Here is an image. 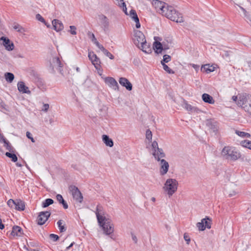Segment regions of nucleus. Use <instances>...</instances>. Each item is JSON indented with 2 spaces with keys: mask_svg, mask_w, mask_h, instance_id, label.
I'll list each match as a JSON object with an SVG mask.
<instances>
[{
  "mask_svg": "<svg viewBox=\"0 0 251 251\" xmlns=\"http://www.w3.org/2000/svg\"><path fill=\"white\" fill-rule=\"evenodd\" d=\"M96 214L99 224L104 233L106 235L112 234L114 232V225L112 221L105 216V213L101 207H97Z\"/></svg>",
  "mask_w": 251,
  "mask_h": 251,
  "instance_id": "nucleus-1",
  "label": "nucleus"
},
{
  "mask_svg": "<svg viewBox=\"0 0 251 251\" xmlns=\"http://www.w3.org/2000/svg\"><path fill=\"white\" fill-rule=\"evenodd\" d=\"M133 41L134 44L143 52L148 54L151 52V49L147 44L145 36L141 31L134 30Z\"/></svg>",
  "mask_w": 251,
  "mask_h": 251,
  "instance_id": "nucleus-2",
  "label": "nucleus"
},
{
  "mask_svg": "<svg viewBox=\"0 0 251 251\" xmlns=\"http://www.w3.org/2000/svg\"><path fill=\"white\" fill-rule=\"evenodd\" d=\"M232 100L251 116V95L244 93L233 96Z\"/></svg>",
  "mask_w": 251,
  "mask_h": 251,
  "instance_id": "nucleus-3",
  "label": "nucleus"
},
{
  "mask_svg": "<svg viewBox=\"0 0 251 251\" xmlns=\"http://www.w3.org/2000/svg\"><path fill=\"white\" fill-rule=\"evenodd\" d=\"M162 15L176 23H182L184 21L182 15L178 13L172 6L168 5L164 8Z\"/></svg>",
  "mask_w": 251,
  "mask_h": 251,
  "instance_id": "nucleus-4",
  "label": "nucleus"
},
{
  "mask_svg": "<svg viewBox=\"0 0 251 251\" xmlns=\"http://www.w3.org/2000/svg\"><path fill=\"white\" fill-rule=\"evenodd\" d=\"M178 186V181L176 179L168 178L164 182L162 189L169 197H171L176 192Z\"/></svg>",
  "mask_w": 251,
  "mask_h": 251,
  "instance_id": "nucleus-5",
  "label": "nucleus"
},
{
  "mask_svg": "<svg viewBox=\"0 0 251 251\" xmlns=\"http://www.w3.org/2000/svg\"><path fill=\"white\" fill-rule=\"evenodd\" d=\"M221 155L226 159L236 160L241 157L240 152L233 147H225L222 151Z\"/></svg>",
  "mask_w": 251,
  "mask_h": 251,
  "instance_id": "nucleus-6",
  "label": "nucleus"
},
{
  "mask_svg": "<svg viewBox=\"0 0 251 251\" xmlns=\"http://www.w3.org/2000/svg\"><path fill=\"white\" fill-rule=\"evenodd\" d=\"M69 189L74 200L76 202L81 203L83 201V196L78 189L75 186H71L69 187Z\"/></svg>",
  "mask_w": 251,
  "mask_h": 251,
  "instance_id": "nucleus-7",
  "label": "nucleus"
},
{
  "mask_svg": "<svg viewBox=\"0 0 251 251\" xmlns=\"http://www.w3.org/2000/svg\"><path fill=\"white\" fill-rule=\"evenodd\" d=\"M102 78L104 80L106 85L114 90H119V85L117 81L112 77L102 76Z\"/></svg>",
  "mask_w": 251,
  "mask_h": 251,
  "instance_id": "nucleus-8",
  "label": "nucleus"
},
{
  "mask_svg": "<svg viewBox=\"0 0 251 251\" xmlns=\"http://www.w3.org/2000/svg\"><path fill=\"white\" fill-rule=\"evenodd\" d=\"M211 220L210 218L206 217L202 219L201 222L197 224V227L200 231H203L206 228L210 229L211 228Z\"/></svg>",
  "mask_w": 251,
  "mask_h": 251,
  "instance_id": "nucleus-9",
  "label": "nucleus"
},
{
  "mask_svg": "<svg viewBox=\"0 0 251 251\" xmlns=\"http://www.w3.org/2000/svg\"><path fill=\"white\" fill-rule=\"evenodd\" d=\"M50 215V213L49 211L40 212L37 219L38 224L39 225H44L48 220Z\"/></svg>",
  "mask_w": 251,
  "mask_h": 251,
  "instance_id": "nucleus-10",
  "label": "nucleus"
},
{
  "mask_svg": "<svg viewBox=\"0 0 251 251\" xmlns=\"http://www.w3.org/2000/svg\"><path fill=\"white\" fill-rule=\"evenodd\" d=\"M0 41H2L1 44L6 50L11 51L14 50V45L8 38L2 36L0 38Z\"/></svg>",
  "mask_w": 251,
  "mask_h": 251,
  "instance_id": "nucleus-11",
  "label": "nucleus"
},
{
  "mask_svg": "<svg viewBox=\"0 0 251 251\" xmlns=\"http://www.w3.org/2000/svg\"><path fill=\"white\" fill-rule=\"evenodd\" d=\"M152 4L156 11L161 14L163 12L164 8H165L166 6L167 5L165 2L158 0H153L152 2Z\"/></svg>",
  "mask_w": 251,
  "mask_h": 251,
  "instance_id": "nucleus-12",
  "label": "nucleus"
},
{
  "mask_svg": "<svg viewBox=\"0 0 251 251\" xmlns=\"http://www.w3.org/2000/svg\"><path fill=\"white\" fill-rule=\"evenodd\" d=\"M89 59L91 63L94 66L95 68H97L100 65V58L93 51H89L88 53Z\"/></svg>",
  "mask_w": 251,
  "mask_h": 251,
  "instance_id": "nucleus-13",
  "label": "nucleus"
},
{
  "mask_svg": "<svg viewBox=\"0 0 251 251\" xmlns=\"http://www.w3.org/2000/svg\"><path fill=\"white\" fill-rule=\"evenodd\" d=\"M130 19L135 22V27L137 28H139L141 27V25L139 22V19L135 10L131 9L128 14V15Z\"/></svg>",
  "mask_w": 251,
  "mask_h": 251,
  "instance_id": "nucleus-14",
  "label": "nucleus"
},
{
  "mask_svg": "<svg viewBox=\"0 0 251 251\" xmlns=\"http://www.w3.org/2000/svg\"><path fill=\"white\" fill-rule=\"evenodd\" d=\"M159 161L160 166V174L161 176H164L168 172L169 165L168 163L164 159L159 160Z\"/></svg>",
  "mask_w": 251,
  "mask_h": 251,
  "instance_id": "nucleus-15",
  "label": "nucleus"
},
{
  "mask_svg": "<svg viewBox=\"0 0 251 251\" xmlns=\"http://www.w3.org/2000/svg\"><path fill=\"white\" fill-rule=\"evenodd\" d=\"M153 50L157 54L161 53L162 51L169 49L168 47L163 46L159 42L155 41L153 45Z\"/></svg>",
  "mask_w": 251,
  "mask_h": 251,
  "instance_id": "nucleus-16",
  "label": "nucleus"
},
{
  "mask_svg": "<svg viewBox=\"0 0 251 251\" xmlns=\"http://www.w3.org/2000/svg\"><path fill=\"white\" fill-rule=\"evenodd\" d=\"M119 83L125 87L127 90L131 91L132 89V85L129 81L125 77H120L119 80Z\"/></svg>",
  "mask_w": 251,
  "mask_h": 251,
  "instance_id": "nucleus-17",
  "label": "nucleus"
},
{
  "mask_svg": "<svg viewBox=\"0 0 251 251\" xmlns=\"http://www.w3.org/2000/svg\"><path fill=\"white\" fill-rule=\"evenodd\" d=\"M152 155H153L155 160L158 161L164 159L165 157V154L163 152L162 149H158L156 150L153 151H152Z\"/></svg>",
  "mask_w": 251,
  "mask_h": 251,
  "instance_id": "nucleus-18",
  "label": "nucleus"
},
{
  "mask_svg": "<svg viewBox=\"0 0 251 251\" xmlns=\"http://www.w3.org/2000/svg\"><path fill=\"white\" fill-rule=\"evenodd\" d=\"M52 25L53 29L57 32L62 30L64 28V25L62 23L58 20L54 19L52 21Z\"/></svg>",
  "mask_w": 251,
  "mask_h": 251,
  "instance_id": "nucleus-19",
  "label": "nucleus"
},
{
  "mask_svg": "<svg viewBox=\"0 0 251 251\" xmlns=\"http://www.w3.org/2000/svg\"><path fill=\"white\" fill-rule=\"evenodd\" d=\"M50 66L52 69L60 70L62 67L61 63L58 57H53L50 60Z\"/></svg>",
  "mask_w": 251,
  "mask_h": 251,
  "instance_id": "nucleus-20",
  "label": "nucleus"
},
{
  "mask_svg": "<svg viewBox=\"0 0 251 251\" xmlns=\"http://www.w3.org/2000/svg\"><path fill=\"white\" fill-rule=\"evenodd\" d=\"M17 86L18 89L20 92H22L23 93H30V91L29 90L28 88L25 86L24 82L22 81L19 82L17 84Z\"/></svg>",
  "mask_w": 251,
  "mask_h": 251,
  "instance_id": "nucleus-21",
  "label": "nucleus"
},
{
  "mask_svg": "<svg viewBox=\"0 0 251 251\" xmlns=\"http://www.w3.org/2000/svg\"><path fill=\"white\" fill-rule=\"evenodd\" d=\"M11 234L13 237L21 236L23 234L22 228L18 226H13Z\"/></svg>",
  "mask_w": 251,
  "mask_h": 251,
  "instance_id": "nucleus-22",
  "label": "nucleus"
},
{
  "mask_svg": "<svg viewBox=\"0 0 251 251\" xmlns=\"http://www.w3.org/2000/svg\"><path fill=\"white\" fill-rule=\"evenodd\" d=\"M102 140L106 146L109 147H112L113 146V142L112 140L108 136L106 135H103L102 136Z\"/></svg>",
  "mask_w": 251,
  "mask_h": 251,
  "instance_id": "nucleus-23",
  "label": "nucleus"
},
{
  "mask_svg": "<svg viewBox=\"0 0 251 251\" xmlns=\"http://www.w3.org/2000/svg\"><path fill=\"white\" fill-rule=\"evenodd\" d=\"M202 99L205 102L210 104H214L215 102V100L212 97L206 93L202 95Z\"/></svg>",
  "mask_w": 251,
  "mask_h": 251,
  "instance_id": "nucleus-24",
  "label": "nucleus"
},
{
  "mask_svg": "<svg viewBox=\"0 0 251 251\" xmlns=\"http://www.w3.org/2000/svg\"><path fill=\"white\" fill-rule=\"evenodd\" d=\"M215 68L214 66H210L209 64H205L201 67V70L207 74H209L213 72L215 70Z\"/></svg>",
  "mask_w": 251,
  "mask_h": 251,
  "instance_id": "nucleus-25",
  "label": "nucleus"
},
{
  "mask_svg": "<svg viewBox=\"0 0 251 251\" xmlns=\"http://www.w3.org/2000/svg\"><path fill=\"white\" fill-rule=\"evenodd\" d=\"M17 210L23 211L25 209V204L24 201L20 200H17Z\"/></svg>",
  "mask_w": 251,
  "mask_h": 251,
  "instance_id": "nucleus-26",
  "label": "nucleus"
},
{
  "mask_svg": "<svg viewBox=\"0 0 251 251\" xmlns=\"http://www.w3.org/2000/svg\"><path fill=\"white\" fill-rule=\"evenodd\" d=\"M7 204L10 208L17 210V200L10 199L8 201Z\"/></svg>",
  "mask_w": 251,
  "mask_h": 251,
  "instance_id": "nucleus-27",
  "label": "nucleus"
},
{
  "mask_svg": "<svg viewBox=\"0 0 251 251\" xmlns=\"http://www.w3.org/2000/svg\"><path fill=\"white\" fill-rule=\"evenodd\" d=\"M206 125L213 129V131L217 130V124L216 122H213L211 120H208Z\"/></svg>",
  "mask_w": 251,
  "mask_h": 251,
  "instance_id": "nucleus-28",
  "label": "nucleus"
},
{
  "mask_svg": "<svg viewBox=\"0 0 251 251\" xmlns=\"http://www.w3.org/2000/svg\"><path fill=\"white\" fill-rule=\"evenodd\" d=\"M58 226L59 227V229L60 230V231L62 232L65 231H66V228L65 227V222L62 220H59L57 222V223Z\"/></svg>",
  "mask_w": 251,
  "mask_h": 251,
  "instance_id": "nucleus-29",
  "label": "nucleus"
},
{
  "mask_svg": "<svg viewBox=\"0 0 251 251\" xmlns=\"http://www.w3.org/2000/svg\"><path fill=\"white\" fill-rule=\"evenodd\" d=\"M5 79L7 81L11 83L14 78V75L13 74L10 73H6L4 75Z\"/></svg>",
  "mask_w": 251,
  "mask_h": 251,
  "instance_id": "nucleus-30",
  "label": "nucleus"
},
{
  "mask_svg": "<svg viewBox=\"0 0 251 251\" xmlns=\"http://www.w3.org/2000/svg\"><path fill=\"white\" fill-rule=\"evenodd\" d=\"M53 203V200L51 199H47L42 202V205L44 208L47 207Z\"/></svg>",
  "mask_w": 251,
  "mask_h": 251,
  "instance_id": "nucleus-31",
  "label": "nucleus"
},
{
  "mask_svg": "<svg viewBox=\"0 0 251 251\" xmlns=\"http://www.w3.org/2000/svg\"><path fill=\"white\" fill-rule=\"evenodd\" d=\"M235 133L238 136L243 138H249L251 136V135L249 133L243 131L236 130Z\"/></svg>",
  "mask_w": 251,
  "mask_h": 251,
  "instance_id": "nucleus-32",
  "label": "nucleus"
},
{
  "mask_svg": "<svg viewBox=\"0 0 251 251\" xmlns=\"http://www.w3.org/2000/svg\"><path fill=\"white\" fill-rule=\"evenodd\" d=\"M241 145L245 148L251 150V141L249 140H244L241 142Z\"/></svg>",
  "mask_w": 251,
  "mask_h": 251,
  "instance_id": "nucleus-33",
  "label": "nucleus"
},
{
  "mask_svg": "<svg viewBox=\"0 0 251 251\" xmlns=\"http://www.w3.org/2000/svg\"><path fill=\"white\" fill-rule=\"evenodd\" d=\"M13 28L16 30L18 32L23 33L25 32V29L22 26L18 24H15L13 25Z\"/></svg>",
  "mask_w": 251,
  "mask_h": 251,
  "instance_id": "nucleus-34",
  "label": "nucleus"
},
{
  "mask_svg": "<svg viewBox=\"0 0 251 251\" xmlns=\"http://www.w3.org/2000/svg\"><path fill=\"white\" fill-rule=\"evenodd\" d=\"M184 108H185L188 111H195L196 109V108L192 107L190 104L187 102L184 103Z\"/></svg>",
  "mask_w": 251,
  "mask_h": 251,
  "instance_id": "nucleus-35",
  "label": "nucleus"
},
{
  "mask_svg": "<svg viewBox=\"0 0 251 251\" xmlns=\"http://www.w3.org/2000/svg\"><path fill=\"white\" fill-rule=\"evenodd\" d=\"M5 155L11 159V160L15 162L17 161V157L15 154L11 153L10 152H7L5 153Z\"/></svg>",
  "mask_w": 251,
  "mask_h": 251,
  "instance_id": "nucleus-36",
  "label": "nucleus"
},
{
  "mask_svg": "<svg viewBox=\"0 0 251 251\" xmlns=\"http://www.w3.org/2000/svg\"><path fill=\"white\" fill-rule=\"evenodd\" d=\"M171 60V57L169 55L165 54L163 56V59H162V60H161V64L162 63L165 64V63H168L169 61H170Z\"/></svg>",
  "mask_w": 251,
  "mask_h": 251,
  "instance_id": "nucleus-37",
  "label": "nucleus"
},
{
  "mask_svg": "<svg viewBox=\"0 0 251 251\" xmlns=\"http://www.w3.org/2000/svg\"><path fill=\"white\" fill-rule=\"evenodd\" d=\"M163 66V69L167 72L168 74H174V72L170 69L167 65H166L165 63L162 64Z\"/></svg>",
  "mask_w": 251,
  "mask_h": 251,
  "instance_id": "nucleus-38",
  "label": "nucleus"
},
{
  "mask_svg": "<svg viewBox=\"0 0 251 251\" xmlns=\"http://www.w3.org/2000/svg\"><path fill=\"white\" fill-rule=\"evenodd\" d=\"M99 19L104 23L108 24L109 21L108 18L104 15H101L99 16Z\"/></svg>",
  "mask_w": 251,
  "mask_h": 251,
  "instance_id": "nucleus-39",
  "label": "nucleus"
},
{
  "mask_svg": "<svg viewBox=\"0 0 251 251\" xmlns=\"http://www.w3.org/2000/svg\"><path fill=\"white\" fill-rule=\"evenodd\" d=\"M146 139L148 140L149 141H151L152 139V133L150 130L148 129L146 131Z\"/></svg>",
  "mask_w": 251,
  "mask_h": 251,
  "instance_id": "nucleus-40",
  "label": "nucleus"
},
{
  "mask_svg": "<svg viewBox=\"0 0 251 251\" xmlns=\"http://www.w3.org/2000/svg\"><path fill=\"white\" fill-rule=\"evenodd\" d=\"M152 146V151L154 150L160 149L158 148V144L155 141H153L151 144Z\"/></svg>",
  "mask_w": 251,
  "mask_h": 251,
  "instance_id": "nucleus-41",
  "label": "nucleus"
},
{
  "mask_svg": "<svg viewBox=\"0 0 251 251\" xmlns=\"http://www.w3.org/2000/svg\"><path fill=\"white\" fill-rule=\"evenodd\" d=\"M4 146L5 147V148H6V149L7 150H8L10 151L12 150V147L11 146L10 144L8 141L6 142L4 144Z\"/></svg>",
  "mask_w": 251,
  "mask_h": 251,
  "instance_id": "nucleus-42",
  "label": "nucleus"
},
{
  "mask_svg": "<svg viewBox=\"0 0 251 251\" xmlns=\"http://www.w3.org/2000/svg\"><path fill=\"white\" fill-rule=\"evenodd\" d=\"M70 32L72 35H75L76 34V28L74 25L70 26Z\"/></svg>",
  "mask_w": 251,
  "mask_h": 251,
  "instance_id": "nucleus-43",
  "label": "nucleus"
},
{
  "mask_svg": "<svg viewBox=\"0 0 251 251\" xmlns=\"http://www.w3.org/2000/svg\"><path fill=\"white\" fill-rule=\"evenodd\" d=\"M238 7H239V8L244 13V15L245 17H246L249 20H250V21H251V18H250V17L247 15V11H246V10L243 8V7H242L241 6L238 5Z\"/></svg>",
  "mask_w": 251,
  "mask_h": 251,
  "instance_id": "nucleus-44",
  "label": "nucleus"
},
{
  "mask_svg": "<svg viewBox=\"0 0 251 251\" xmlns=\"http://www.w3.org/2000/svg\"><path fill=\"white\" fill-rule=\"evenodd\" d=\"M96 46L98 47V48L100 50L103 52L104 51V50H106V49L103 47V46L101 45H100L97 41H96L95 42Z\"/></svg>",
  "mask_w": 251,
  "mask_h": 251,
  "instance_id": "nucleus-45",
  "label": "nucleus"
},
{
  "mask_svg": "<svg viewBox=\"0 0 251 251\" xmlns=\"http://www.w3.org/2000/svg\"><path fill=\"white\" fill-rule=\"evenodd\" d=\"M103 53L111 59H113L114 58V56L110 52H109L107 50H104V51L103 52Z\"/></svg>",
  "mask_w": 251,
  "mask_h": 251,
  "instance_id": "nucleus-46",
  "label": "nucleus"
},
{
  "mask_svg": "<svg viewBox=\"0 0 251 251\" xmlns=\"http://www.w3.org/2000/svg\"><path fill=\"white\" fill-rule=\"evenodd\" d=\"M36 18L37 20L40 21L41 22L45 23V21L44 19L42 17V16L40 14H37L36 15Z\"/></svg>",
  "mask_w": 251,
  "mask_h": 251,
  "instance_id": "nucleus-47",
  "label": "nucleus"
},
{
  "mask_svg": "<svg viewBox=\"0 0 251 251\" xmlns=\"http://www.w3.org/2000/svg\"><path fill=\"white\" fill-rule=\"evenodd\" d=\"M183 237L185 241L186 242L187 244H189L190 242V238L189 235L187 233H184L183 235Z\"/></svg>",
  "mask_w": 251,
  "mask_h": 251,
  "instance_id": "nucleus-48",
  "label": "nucleus"
},
{
  "mask_svg": "<svg viewBox=\"0 0 251 251\" xmlns=\"http://www.w3.org/2000/svg\"><path fill=\"white\" fill-rule=\"evenodd\" d=\"M26 136L28 139H30L32 143L35 142V140H34V138L32 137V134L29 131H27L26 132Z\"/></svg>",
  "mask_w": 251,
  "mask_h": 251,
  "instance_id": "nucleus-49",
  "label": "nucleus"
},
{
  "mask_svg": "<svg viewBox=\"0 0 251 251\" xmlns=\"http://www.w3.org/2000/svg\"><path fill=\"white\" fill-rule=\"evenodd\" d=\"M121 3L122 4V7L123 8V11L124 12V13L126 15H128V14L129 13V12H128L127 11V8H126V3L124 2H122V1Z\"/></svg>",
  "mask_w": 251,
  "mask_h": 251,
  "instance_id": "nucleus-50",
  "label": "nucleus"
},
{
  "mask_svg": "<svg viewBox=\"0 0 251 251\" xmlns=\"http://www.w3.org/2000/svg\"><path fill=\"white\" fill-rule=\"evenodd\" d=\"M50 237L51 239H52L54 241H57L59 238V237L58 235H57L56 234H50Z\"/></svg>",
  "mask_w": 251,
  "mask_h": 251,
  "instance_id": "nucleus-51",
  "label": "nucleus"
},
{
  "mask_svg": "<svg viewBox=\"0 0 251 251\" xmlns=\"http://www.w3.org/2000/svg\"><path fill=\"white\" fill-rule=\"evenodd\" d=\"M97 70L98 74L101 76V77L102 78V76H104L102 75V70L100 68V65L97 68H95Z\"/></svg>",
  "mask_w": 251,
  "mask_h": 251,
  "instance_id": "nucleus-52",
  "label": "nucleus"
},
{
  "mask_svg": "<svg viewBox=\"0 0 251 251\" xmlns=\"http://www.w3.org/2000/svg\"><path fill=\"white\" fill-rule=\"evenodd\" d=\"M49 108V105L48 104H44L43 106L42 110L47 112Z\"/></svg>",
  "mask_w": 251,
  "mask_h": 251,
  "instance_id": "nucleus-53",
  "label": "nucleus"
},
{
  "mask_svg": "<svg viewBox=\"0 0 251 251\" xmlns=\"http://www.w3.org/2000/svg\"><path fill=\"white\" fill-rule=\"evenodd\" d=\"M56 199L60 203L64 200L62 196L60 194H57L56 195Z\"/></svg>",
  "mask_w": 251,
  "mask_h": 251,
  "instance_id": "nucleus-54",
  "label": "nucleus"
},
{
  "mask_svg": "<svg viewBox=\"0 0 251 251\" xmlns=\"http://www.w3.org/2000/svg\"><path fill=\"white\" fill-rule=\"evenodd\" d=\"M131 237H132V240L134 241V242L135 243H137V241H138V239H137V237L135 235H134V234H131Z\"/></svg>",
  "mask_w": 251,
  "mask_h": 251,
  "instance_id": "nucleus-55",
  "label": "nucleus"
},
{
  "mask_svg": "<svg viewBox=\"0 0 251 251\" xmlns=\"http://www.w3.org/2000/svg\"><path fill=\"white\" fill-rule=\"evenodd\" d=\"M6 139L3 136L0 135V142H2L4 144L7 142Z\"/></svg>",
  "mask_w": 251,
  "mask_h": 251,
  "instance_id": "nucleus-56",
  "label": "nucleus"
},
{
  "mask_svg": "<svg viewBox=\"0 0 251 251\" xmlns=\"http://www.w3.org/2000/svg\"><path fill=\"white\" fill-rule=\"evenodd\" d=\"M60 203L63 204V207L65 209H67L68 208V205L67 203L66 202V201L64 200L62 201Z\"/></svg>",
  "mask_w": 251,
  "mask_h": 251,
  "instance_id": "nucleus-57",
  "label": "nucleus"
},
{
  "mask_svg": "<svg viewBox=\"0 0 251 251\" xmlns=\"http://www.w3.org/2000/svg\"><path fill=\"white\" fill-rule=\"evenodd\" d=\"M191 66H192V67L194 69H195L196 71H197V70L199 69V66L198 65H196V64H190Z\"/></svg>",
  "mask_w": 251,
  "mask_h": 251,
  "instance_id": "nucleus-58",
  "label": "nucleus"
},
{
  "mask_svg": "<svg viewBox=\"0 0 251 251\" xmlns=\"http://www.w3.org/2000/svg\"><path fill=\"white\" fill-rule=\"evenodd\" d=\"M117 1V3H118V5L122 7V4L121 3H122V2H124V0H116Z\"/></svg>",
  "mask_w": 251,
  "mask_h": 251,
  "instance_id": "nucleus-59",
  "label": "nucleus"
},
{
  "mask_svg": "<svg viewBox=\"0 0 251 251\" xmlns=\"http://www.w3.org/2000/svg\"><path fill=\"white\" fill-rule=\"evenodd\" d=\"M4 228V226L2 223L1 220L0 219V229H3Z\"/></svg>",
  "mask_w": 251,
  "mask_h": 251,
  "instance_id": "nucleus-60",
  "label": "nucleus"
},
{
  "mask_svg": "<svg viewBox=\"0 0 251 251\" xmlns=\"http://www.w3.org/2000/svg\"><path fill=\"white\" fill-rule=\"evenodd\" d=\"M74 244V242L72 243L68 247H67V250H69L71 247H72Z\"/></svg>",
  "mask_w": 251,
  "mask_h": 251,
  "instance_id": "nucleus-61",
  "label": "nucleus"
},
{
  "mask_svg": "<svg viewBox=\"0 0 251 251\" xmlns=\"http://www.w3.org/2000/svg\"><path fill=\"white\" fill-rule=\"evenodd\" d=\"M92 38H93V40H94V43L97 41L96 39L95 38V35L94 34H92Z\"/></svg>",
  "mask_w": 251,
  "mask_h": 251,
  "instance_id": "nucleus-62",
  "label": "nucleus"
},
{
  "mask_svg": "<svg viewBox=\"0 0 251 251\" xmlns=\"http://www.w3.org/2000/svg\"><path fill=\"white\" fill-rule=\"evenodd\" d=\"M151 201L152 202H154L155 201V198L154 197H152L151 198Z\"/></svg>",
  "mask_w": 251,
  "mask_h": 251,
  "instance_id": "nucleus-63",
  "label": "nucleus"
},
{
  "mask_svg": "<svg viewBox=\"0 0 251 251\" xmlns=\"http://www.w3.org/2000/svg\"><path fill=\"white\" fill-rule=\"evenodd\" d=\"M16 165L18 167H21L22 166V165L19 163H16Z\"/></svg>",
  "mask_w": 251,
  "mask_h": 251,
  "instance_id": "nucleus-64",
  "label": "nucleus"
}]
</instances>
